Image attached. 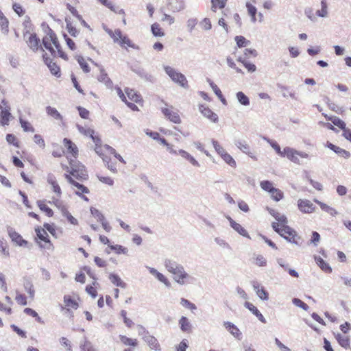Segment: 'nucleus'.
I'll return each instance as SVG.
<instances>
[{
  "label": "nucleus",
  "mask_w": 351,
  "mask_h": 351,
  "mask_svg": "<svg viewBox=\"0 0 351 351\" xmlns=\"http://www.w3.org/2000/svg\"><path fill=\"white\" fill-rule=\"evenodd\" d=\"M164 265L167 271L172 274L173 280L179 285L191 283L195 279L186 271L182 265L174 260L165 259Z\"/></svg>",
  "instance_id": "1"
},
{
  "label": "nucleus",
  "mask_w": 351,
  "mask_h": 351,
  "mask_svg": "<svg viewBox=\"0 0 351 351\" xmlns=\"http://www.w3.org/2000/svg\"><path fill=\"white\" fill-rule=\"evenodd\" d=\"M164 70L174 83L185 89L189 88L188 81L184 74L178 72L170 66H164Z\"/></svg>",
  "instance_id": "2"
},
{
  "label": "nucleus",
  "mask_w": 351,
  "mask_h": 351,
  "mask_svg": "<svg viewBox=\"0 0 351 351\" xmlns=\"http://www.w3.org/2000/svg\"><path fill=\"white\" fill-rule=\"evenodd\" d=\"M69 164L71 169L70 173L73 177L80 180H86L88 178L85 167L82 164L72 158H69Z\"/></svg>",
  "instance_id": "3"
},
{
  "label": "nucleus",
  "mask_w": 351,
  "mask_h": 351,
  "mask_svg": "<svg viewBox=\"0 0 351 351\" xmlns=\"http://www.w3.org/2000/svg\"><path fill=\"white\" fill-rule=\"evenodd\" d=\"M299 156L302 158H307L308 157V154L306 152H300L289 147H285L283 149V154H282V157H287L289 160L297 165L301 164Z\"/></svg>",
  "instance_id": "4"
},
{
  "label": "nucleus",
  "mask_w": 351,
  "mask_h": 351,
  "mask_svg": "<svg viewBox=\"0 0 351 351\" xmlns=\"http://www.w3.org/2000/svg\"><path fill=\"white\" fill-rule=\"evenodd\" d=\"M12 117L10 107L8 102L3 99L0 104V123L3 125H8Z\"/></svg>",
  "instance_id": "5"
},
{
  "label": "nucleus",
  "mask_w": 351,
  "mask_h": 351,
  "mask_svg": "<svg viewBox=\"0 0 351 351\" xmlns=\"http://www.w3.org/2000/svg\"><path fill=\"white\" fill-rule=\"evenodd\" d=\"M7 232L12 241L16 245L29 247L27 241L23 239L22 236L19 233L16 232L13 228L8 226Z\"/></svg>",
  "instance_id": "6"
},
{
  "label": "nucleus",
  "mask_w": 351,
  "mask_h": 351,
  "mask_svg": "<svg viewBox=\"0 0 351 351\" xmlns=\"http://www.w3.org/2000/svg\"><path fill=\"white\" fill-rule=\"evenodd\" d=\"M298 208L303 213H312L315 210V206L308 199H299Z\"/></svg>",
  "instance_id": "7"
},
{
  "label": "nucleus",
  "mask_w": 351,
  "mask_h": 351,
  "mask_svg": "<svg viewBox=\"0 0 351 351\" xmlns=\"http://www.w3.org/2000/svg\"><path fill=\"white\" fill-rule=\"evenodd\" d=\"M26 41L27 46L33 51H37L40 47V39L37 37L35 33L28 34L26 38H24Z\"/></svg>",
  "instance_id": "8"
},
{
  "label": "nucleus",
  "mask_w": 351,
  "mask_h": 351,
  "mask_svg": "<svg viewBox=\"0 0 351 351\" xmlns=\"http://www.w3.org/2000/svg\"><path fill=\"white\" fill-rule=\"evenodd\" d=\"M199 110L203 116L213 123L218 121V116L216 113L213 112L208 107L205 105L201 104L199 106Z\"/></svg>",
  "instance_id": "9"
},
{
  "label": "nucleus",
  "mask_w": 351,
  "mask_h": 351,
  "mask_svg": "<svg viewBox=\"0 0 351 351\" xmlns=\"http://www.w3.org/2000/svg\"><path fill=\"white\" fill-rule=\"evenodd\" d=\"M227 219L230 222V227L235 230L238 234L240 235L246 237L247 239H250V237L247 232V230L239 223L236 222L234 220H233L230 217L227 216Z\"/></svg>",
  "instance_id": "10"
},
{
  "label": "nucleus",
  "mask_w": 351,
  "mask_h": 351,
  "mask_svg": "<svg viewBox=\"0 0 351 351\" xmlns=\"http://www.w3.org/2000/svg\"><path fill=\"white\" fill-rule=\"evenodd\" d=\"M223 326L236 339L240 340L242 338V333L238 327L230 322H224Z\"/></svg>",
  "instance_id": "11"
},
{
  "label": "nucleus",
  "mask_w": 351,
  "mask_h": 351,
  "mask_svg": "<svg viewBox=\"0 0 351 351\" xmlns=\"http://www.w3.org/2000/svg\"><path fill=\"white\" fill-rule=\"evenodd\" d=\"M46 56L47 54L43 55L44 62L47 65L51 73L55 76L60 77V71L59 66L55 62H53L50 58L47 57Z\"/></svg>",
  "instance_id": "12"
},
{
  "label": "nucleus",
  "mask_w": 351,
  "mask_h": 351,
  "mask_svg": "<svg viewBox=\"0 0 351 351\" xmlns=\"http://www.w3.org/2000/svg\"><path fill=\"white\" fill-rule=\"evenodd\" d=\"M162 112L171 122L174 123H180L181 122L180 117L177 112L164 108H162Z\"/></svg>",
  "instance_id": "13"
},
{
  "label": "nucleus",
  "mask_w": 351,
  "mask_h": 351,
  "mask_svg": "<svg viewBox=\"0 0 351 351\" xmlns=\"http://www.w3.org/2000/svg\"><path fill=\"white\" fill-rule=\"evenodd\" d=\"M65 178L70 184H71L72 185H73L74 186L77 188V189L79 190L78 191L75 192L76 195L81 196L82 193H89V190L87 187H86L83 184H81L79 182L75 181L71 176L66 174Z\"/></svg>",
  "instance_id": "14"
},
{
  "label": "nucleus",
  "mask_w": 351,
  "mask_h": 351,
  "mask_svg": "<svg viewBox=\"0 0 351 351\" xmlns=\"http://www.w3.org/2000/svg\"><path fill=\"white\" fill-rule=\"evenodd\" d=\"M234 145L238 149H239L243 153L248 155L252 158H255L253 153L250 152V147L245 140H237L234 141Z\"/></svg>",
  "instance_id": "15"
},
{
  "label": "nucleus",
  "mask_w": 351,
  "mask_h": 351,
  "mask_svg": "<svg viewBox=\"0 0 351 351\" xmlns=\"http://www.w3.org/2000/svg\"><path fill=\"white\" fill-rule=\"evenodd\" d=\"M143 341L147 344L150 349L154 350V351H161V348L158 341L153 335L149 334L147 337H144Z\"/></svg>",
  "instance_id": "16"
},
{
  "label": "nucleus",
  "mask_w": 351,
  "mask_h": 351,
  "mask_svg": "<svg viewBox=\"0 0 351 351\" xmlns=\"http://www.w3.org/2000/svg\"><path fill=\"white\" fill-rule=\"evenodd\" d=\"M146 267L148 269L149 273L152 275L154 276L160 282H162L168 287H170L171 283L169 280L162 273L157 271V269H156L155 268L150 267L148 266H147Z\"/></svg>",
  "instance_id": "17"
},
{
  "label": "nucleus",
  "mask_w": 351,
  "mask_h": 351,
  "mask_svg": "<svg viewBox=\"0 0 351 351\" xmlns=\"http://www.w3.org/2000/svg\"><path fill=\"white\" fill-rule=\"evenodd\" d=\"M178 155H180L182 158L189 161L193 167H199V162L189 152L184 149H178Z\"/></svg>",
  "instance_id": "18"
},
{
  "label": "nucleus",
  "mask_w": 351,
  "mask_h": 351,
  "mask_svg": "<svg viewBox=\"0 0 351 351\" xmlns=\"http://www.w3.org/2000/svg\"><path fill=\"white\" fill-rule=\"evenodd\" d=\"M63 143L64 147L66 148L68 153L71 154L75 159L78 154V149L77 146L71 140L66 138H64Z\"/></svg>",
  "instance_id": "19"
},
{
  "label": "nucleus",
  "mask_w": 351,
  "mask_h": 351,
  "mask_svg": "<svg viewBox=\"0 0 351 351\" xmlns=\"http://www.w3.org/2000/svg\"><path fill=\"white\" fill-rule=\"evenodd\" d=\"M253 288L254 290L256 291V295L258 297L264 301H267L269 299V293L268 292L264 289L263 287H260V285L258 282H253Z\"/></svg>",
  "instance_id": "20"
},
{
  "label": "nucleus",
  "mask_w": 351,
  "mask_h": 351,
  "mask_svg": "<svg viewBox=\"0 0 351 351\" xmlns=\"http://www.w3.org/2000/svg\"><path fill=\"white\" fill-rule=\"evenodd\" d=\"M269 213L275 218L276 221H278L281 225L287 224L288 220L285 215L279 213L278 211L275 210L273 208H267Z\"/></svg>",
  "instance_id": "21"
},
{
  "label": "nucleus",
  "mask_w": 351,
  "mask_h": 351,
  "mask_svg": "<svg viewBox=\"0 0 351 351\" xmlns=\"http://www.w3.org/2000/svg\"><path fill=\"white\" fill-rule=\"evenodd\" d=\"M244 306L248 310H250L262 323H266V319L264 317V316L261 314L258 309L256 306H254L252 303L245 302Z\"/></svg>",
  "instance_id": "22"
},
{
  "label": "nucleus",
  "mask_w": 351,
  "mask_h": 351,
  "mask_svg": "<svg viewBox=\"0 0 351 351\" xmlns=\"http://www.w3.org/2000/svg\"><path fill=\"white\" fill-rule=\"evenodd\" d=\"M285 230H286L285 233L291 236V239H287V241L295 245H300L299 243L300 237L298 235L297 232L290 227L285 228Z\"/></svg>",
  "instance_id": "23"
},
{
  "label": "nucleus",
  "mask_w": 351,
  "mask_h": 351,
  "mask_svg": "<svg viewBox=\"0 0 351 351\" xmlns=\"http://www.w3.org/2000/svg\"><path fill=\"white\" fill-rule=\"evenodd\" d=\"M168 5L173 12H179L184 8L183 0H168Z\"/></svg>",
  "instance_id": "24"
},
{
  "label": "nucleus",
  "mask_w": 351,
  "mask_h": 351,
  "mask_svg": "<svg viewBox=\"0 0 351 351\" xmlns=\"http://www.w3.org/2000/svg\"><path fill=\"white\" fill-rule=\"evenodd\" d=\"M97 80L99 82L104 83L108 88H112L113 83L104 69H101L100 75L98 76Z\"/></svg>",
  "instance_id": "25"
},
{
  "label": "nucleus",
  "mask_w": 351,
  "mask_h": 351,
  "mask_svg": "<svg viewBox=\"0 0 351 351\" xmlns=\"http://www.w3.org/2000/svg\"><path fill=\"white\" fill-rule=\"evenodd\" d=\"M179 326L183 332H190L191 330V324L185 316H182L179 319Z\"/></svg>",
  "instance_id": "26"
},
{
  "label": "nucleus",
  "mask_w": 351,
  "mask_h": 351,
  "mask_svg": "<svg viewBox=\"0 0 351 351\" xmlns=\"http://www.w3.org/2000/svg\"><path fill=\"white\" fill-rule=\"evenodd\" d=\"M315 260L317 265L320 269L326 273L330 274L332 271V267L327 263L323 258L318 256H315Z\"/></svg>",
  "instance_id": "27"
},
{
  "label": "nucleus",
  "mask_w": 351,
  "mask_h": 351,
  "mask_svg": "<svg viewBox=\"0 0 351 351\" xmlns=\"http://www.w3.org/2000/svg\"><path fill=\"white\" fill-rule=\"evenodd\" d=\"M125 93L127 95L128 97L130 100L139 103L141 101L142 98L140 95H138L134 90L127 88L125 89Z\"/></svg>",
  "instance_id": "28"
},
{
  "label": "nucleus",
  "mask_w": 351,
  "mask_h": 351,
  "mask_svg": "<svg viewBox=\"0 0 351 351\" xmlns=\"http://www.w3.org/2000/svg\"><path fill=\"white\" fill-rule=\"evenodd\" d=\"M132 71L136 73L139 77L144 79L146 81L152 82L153 76L148 73H147L143 69L138 67V68H132Z\"/></svg>",
  "instance_id": "29"
},
{
  "label": "nucleus",
  "mask_w": 351,
  "mask_h": 351,
  "mask_svg": "<svg viewBox=\"0 0 351 351\" xmlns=\"http://www.w3.org/2000/svg\"><path fill=\"white\" fill-rule=\"evenodd\" d=\"M208 82L209 83V85L210 86L211 88L215 93V95L218 97V98L220 99V101L223 104H226V100L223 96L221 90L218 88V86L210 79H208Z\"/></svg>",
  "instance_id": "30"
},
{
  "label": "nucleus",
  "mask_w": 351,
  "mask_h": 351,
  "mask_svg": "<svg viewBox=\"0 0 351 351\" xmlns=\"http://www.w3.org/2000/svg\"><path fill=\"white\" fill-rule=\"evenodd\" d=\"M23 25L24 27L23 37L24 38H26L27 36H28V34H31L32 31L33 30V25L32 24L29 16H25V19L23 23Z\"/></svg>",
  "instance_id": "31"
},
{
  "label": "nucleus",
  "mask_w": 351,
  "mask_h": 351,
  "mask_svg": "<svg viewBox=\"0 0 351 351\" xmlns=\"http://www.w3.org/2000/svg\"><path fill=\"white\" fill-rule=\"evenodd\" d=\"M109 279L111 282L117 287L121 288L126 287V283L124 282L117 274H110L109 275Z\"/></svg>",
  "instance_id": "32"
},
{
  "label": "nucleus",
  "mask_w": 351,
  "mask_h": 351,
  "mask_svg": "<svg viewBox=\"0 0 351 351\" xmlns=\"http://www.w3.org/2000/svg\"><path fill=\"white\" fill-rule=\"evenodd\" d=\"M64 303L65 304L64 307L71 308L75 310H76L79 306L78 303L69 295H65L64 296Z\"/></svg>",
  "instance_id": "33"
},
{
  "label": "nucleus",
  "mask_w": 351,
  "mask_h": 351,
  "mask_svg": "<svg viewBox=\"0 0 351 351\" xmlns=\"http://www.w3.org/2000/svg\"><path fill=\"white\" fill-rule=\"evenodd\" d=\"M315 202L318 205H319L321 209L322 210L325 211L326 213L330 214L332 216H335L336 215H337V211L335 208L329 206L328 205H327L317 199H315Z\"/></svg>",
  "instance_id": "34"
},
{
  "label": "nucleus",
  "mask_w": 351,
  "mask_h": 351,
  "mask_svg": "<svg viewBox=\"0 0 351 351\" xmlns=\"http://www.w3.org/2000/svg\"><path fill=\"white\" fill-rule=\"evenodd\" d=\"M93 143L95 145V152L103 158H108L107 156H105L103 154V150L105 149L104 146L101 145V140L100 138H93Z\"/></svg>",
  "instance_id": "35"
},
{
  "label": "nucleus",
  "mask_w": 351,
  "mask_h": 351,
  "mask_svg": "<svg viewBox=\"0 0 351 351\" xmlns=\"http://www.w3.org/2000/svg\"><path fill=\"white\" fill-rule=\"evenodd\" d=\"M239 103L244 106H248L250 104L249 97L243 92L239 91L236 94Z\"/></svg>",
  "instance_id": "36"
},
{
  "label": "nucleus",
  "mask_w": 351,
  "mask_h": 351,
  "mask_svg": "<svg viewBox=\"0 0 351 351\" xmlns=\"http://www.w3.org/2000/svg\"><path fill=\"white\" fill-rule=\"evenodd\" d=\"M9 22L7 18L4 16L3 12L0 10V26L1 31L3 34H7L8 33Z\"/></svg>",
  "instance_id": "37"
},
{
  "label": "nucleus",
  "mask_w": 351,
  "mask_h": 351,
  "mask_svg": "<svg viewBox=\"0 0 351 351\" xmlns=\"http://www.w3.org/2000/svg\"><path fill=\"white\" fill-rule=\"evenodd\" d=\"M77 128L78 129V131L81 134H82L85 136H90L93 141V138H99L98 136L95 135V131L90 128H85L79 125H77Z\"/></svg>",
  "instance_id": "38"
},
{
  "label": "nucleus",
  "mask_w": 351,
  "mask_h": 351,
  "mask_svg": "<svg viewBox=\"0 0 351 351\" xmlns=\"http://www.w3.org/2000/svg\"><path fill=\"white\" fill-rule=\"evenodd\" d=\"M46 112L49 116L53 117L56 120L62 119V115L55 108L47 106L46 108Z\"/></svg>",
  "instance_id": "39"
},
{
  "label": "nucleus",
  "mask_w": 351,
  "mask_h": 351,
  "mask_svg": "<svg viewBox=\"0 0 351 351\" xmlns=\"http://www.w3.org/2000/svg\"><path fill=\"white\" fill-rule=\"evenodd\" d=\"M47 182L51 185L53 192L60 195L61 194V189L56 181L55 178L53 176L49 175L47 178Z\"/></svg>",
  "instance_id": "40"
},
{
  "label": "nucleus",
  "mask_w": 351,
  "mask_h": 351,
  "mask_svg": "<svg viewBox=\"0 0 351 351\" xmlns=\"http://www.w3.org/2000/svg\"><path fill=\"white\" fill-rule=\"evenodd\" d=\"M263 140L265 141L267 143H269L271 147L276 151V152L282 157V154H283V151H281V148L280 145L277 143V142L271 140L270 138L264 136Z\"/></svg>",
  "instance_id": "41"
},
{
  "label": "nucleus",
  "mask_w": 351,
  "mask_h": 351,
  "mask_svg": "<svg viewBox=\"0 0 351 351\" xmlns=\"http://www.w3.org/2000/svg\"><path fill=\"white\" fill-rule=\"evenodd\" d=\"M119 339L121 341L125 346L135 347L138 344L137 340L136 339L129 338L125 335H120Z\"/></svg>",
  "instance_id": "42"
},
{
  "label": "nucleus",
  "mask_w": 351,
  "mask_h": 351,
  "mask_svg": "<svg viewBox=\"0 0 351 351\" xmlns=\"http://www.w3.org/2000/svg\"><path fill=\"white\" fill-rule=\"evenodd\" d=\"M119 44L122 47H125V45L129 47H131L132 49H138V47L134 44L130 40V38L125 36V35H123L122 36V38H121L120 41L119 42Z\"/></svg>",
  "instance_id": "43"
},
{
  "label": "nucleus",
  "mask_w": 351,
  "mask_h": 351,
  "mask_svg": "<svg viewBox=\"0 0 351 351\" xmlns=\"http://www.w3.org/2000/svg\"><path fill=\"white\" fill-rule=\"evenodd\" d=\"M336 339L341 347L344 348H348L350 347V339L348 337H344L341 334H337Z\"/></svg>",
  "instance_id": "44"
},
{
  "label": "nucleus",
  "mask_w": 351,
  "mask_h": 351,
  "mask_svg": "<svg viewBox=\"0 0 351 351\" xmlns=\"http://www.w3.org/2000/svg\"><path fill=\"white\" fill-rule=\"evenodd\" d=\"M37 205L39 207V208L42 211L45 212L48 217L53 216V210L45 204L44 201H43V200L37 201Z\"/></svg>",
  "instance_id": "45"
},
{
  "label": "nucleus",
  "mask_w": 351,
  "mask_h": 351,
  "mask_svg": "<svg viewBox=\"0 0 351 351\" xmlns=\"http://www.w3.org/2000/svg\"><path fill=\"white\" fill-rule=\"evenodd\" d=\"M19 123L24 132H34L35 131L34 128L32 125V124L21 117L19 118Z\"/></svg>",
  "instance_id": "46"
},
{
  "label": "nucleus",
  "mask_w": 351,
  "mask_h": 351,
  "mask_svg": "<svg viewBox=\"0 0 351 351\" xmlns=\"http://www.w3.org/2000/svg\"><path fill=\"white\" fill-rule=\"evenodd\" d=\"M227 0H211V10L216 12L217 9H223L226 4Z\"/></svg>",
  "instance_id": "47"
},
{
  "label": "nucleus",
  "mask_w": 351,
  "mask_h": 351,
  "mask_svg": "<svg viewBox=\"0 0 351 351\" xmlns=\"http://www.w3.org/2000/svg\"><path fill=\"white\" fill-rule=\"evenodd\" d=\"M151 31L154 36H163L165 35L163 31L162 30L160 25L157 23H155L151 26Z\"/></svg>",
  "instance_id": "48"
},
{
  "label": "nucleus",
  "mask_w": 351,
  "mask_h": 351,
  "mask_svg": "<svg viewBox=\"0 0 351 351\" xmlns=\"http://www.w3.org/2000/svg\"><path fill=\"white\" fill-rule=\"evenodd\" d=\"M36 235L39 239L46 243H50L48 234L45 229H36Z\"/></svg>",
  "instance_id": "49"
},
{
  "label": "nucleus",
  "mask_w": 351,
  "mask_h": 351,
  "mask_svg": "<svg viewBox=\"0 0 351 351\" xmlns=\"http://www.w3.org/2000/svg\"><path fill=\"white\" fill-rule=\"evenodd\" d=\"M51 43V41L50 40V37L48 34L47 36H45L43 38V44L44 47L47 49H48L53 56H55L56 51L52 47Z\"/></svg>",
  "instance_id": "50"
},
{
  "label": "nucleus",
  "mask_w": 351,
  "mask_h": 351,
  "mask_svg": "<svg viewBox=\"0 0 351 351\" xmlns=\"http://www.w3.org/2000/svg\"><path fill=\"white\" fill-rule=\"evenodd\" d=\"M271 226L274 231L278 233L280 235H282L283 232H286V230L284 229H285V228L289 227L287 224L281 225V223H280L279 222H273Z\"/></svg>",
  "instance_id": "51"
},
{
  "label": "nucleus",
  "mask_w": 351,
  "mask_h": 351,
  "mask_svg": "<svg viewBox=\"0 0 351 351\" xmlns=\"http://www.w3.org/2000/svg\"><path fill=\"white\" fill-rule=\"evenodd\" d=\"M260 186L263 190L267 191L269 193H272L273 190L276 189L273 186L272 182L269 180H264L261 182Z\"/></svg>",
  "instance_id": "52"
},
{
  "label": "nucleus",
  "mask_w": 351,
  "mask_h": 351,
  "mask_svg": "<svg viewBox=\"0 0 351 351\" xmlns=\"http://www.w3.org/2000/svg\"><path fill=\"white\" fill-rule=\"evenodd\" d=\"M65 21L66 23V29L68 32L73 37H76L78 35V30L72 25L70 20H69L67 18L65 19Z\"/></svg>",
  "instance_id": "53"
},
{
  "label": "nucleus",
  "mask_w": 351,
  "mask_h": 351,
  "mask_svg": "<svg viewBox=\"0 0 351 351\" xmlns=\"http://www.w3.org/2000/svg\"><path fill=\"white\" fill-rule=\"evenodd\" d=\"M246 7L247 9L248 14L251 16V20L253 23L256 22V14L257 12V10L255 6L252 5L250 3H246Z\"/></svg>",
  "instance_id": "54"
},
{
  "label": "nucleus",
  "mask_w": 351,
  "mask_h": 351,
  "mask_svg": "<svg viewBox=\"0 0 351 351\" xmlns=\"http://www.w3.org/2000/svg\"><path fill=\"white\" fill-rule=\"evenodd\" d=\"M234 40H235L237 45L239 47H246L250 44V41L247 40L243 36H237L235 37Z\"/></svg>",
  "instance_id": "55"
},
{
  "label": "nucleus",
  "mask_w": 351,
  "mask_h": 351,
  "mask_svg": "<svg viewBox=\"0 0 351 351\" xmlns=\"http://www.w3.org/2000/svg\"><path fill=\"white\" fill-rule=\"evenodd\" d=\"M221 157L224 160V162H226L228 165H229L230 167H236V165H237L236 161L228 153L226 152Z\"/></svg>",
  "instance_id": "56"
},
{
  "label": "nucleus",
  "mask_w": 351,
  "mask_h": 351,
  "mask_svg": "<svg viewBox=\"0 0 351 351\" xmlns=\"http://www.w3.org/2000/svg\"><path fill=\"white\" fill-rule=\"evenodd\" d=\"M91 215L97 219V220L99 222L104 221L105 219L104 215L97 208L91 207L90 209Z\"/></svg>",
  "instance_id": "57"
},
{
  "label": "nucleus",
  "mask_w": 351,
  "mask_h": 351,
  "mask_svg": "<svg viewBox=\"0 0 351 351\" xmlns=\"http://www.w3.org/2000/svg\"><path fill=\"white\" fill-rule=\"evenodd\" d=\"M254 263L258 267H265L267 265V260L263 255L258 254L254 257Z\"/></svg>",
  "instance_id": "58"
},
{
  "label": "nucleus",
  "mask_w": 351,
  "mask_h": 351,
  "mask_svg": "<svg viewBox=\"0 0 351 351\" xmlns=\"http://www.w3.org/2000/svg\"><path fill=\"white\" fill-rule=\"evenodd\" d=\"M198 21L196 18H190L186 21V27L189 33H191L197 25Z\"/></svg>",
  "instance_id": "59"
},
{
  "label": "nucleus",
  "mask_w": 351,
  "mask_h": 351,
  "mask_svg": "<svg viewBox=\"0 0 351 351\" xmlns=\"http://www.w3.org/2000/svg\"><path fill=\"white\" fill-rule=\"evenodd\" d=\"M271 195V197L275 200L276 202H278L283 198V193L278 189H275L273 190L272 193H269Z\"/></svg>",
  "instance_id": "60"
},
{
  "label": "nucleus",
  "mask_w": 351,
  "mask_h": 351,
  "mask_svg": "<svg viewBox=\"0 0 351 351\" xmlns=\"http://www.w3.org/2000/svg\"><path fill=\"white\" fill-rule=\"evenodd\" d=\"M48 35L50 37V40L54 45V47L57 49V50L61 49L60 45L58 40L56 34L50 29L48 33Z\"/></svg>",
  "instance_id": "61"
},
{
  "label": "nucleus",
  "mask_w": 351,
  "mask_h": 351,
  "mask_svg": "<svg viewBox=\"0 0 351 351\" xmlns=\"http://www.w3.org/2000/svg\"><path fill=\"white\" fill-rule=\"evenodd\" d=\"M77 60L80 65L81 68L85 73L90 72V68L88 64L85 62L84 58L81 56H77Z\"/></svg>",
  "instance_id": "62"
},
{
  "label": "nucleus",
  "mask_w": 351,
  "mask_h": 351,
  "mask_svg": "<svg viewBox=\"0 0 351 351\" xmlns=\"http://www.w3.org/2000/svg\"><path fill=\"white\" fill-rule=\"evenodd\" d=\"M211 143L213 145L215 150L220 156H221L223 154H225L226 152V151L224 149V148L219 145L218 141L213 139L211 141Z\"/></svg>",
  "instance_id": "63"
},
{
  "label": "nucleus",
  "mask_w": 351,
  "mask_h": 351,
  "mask_svg": "<svg viewBox=\"0 0 351 351\" xmlns=\"http://www.w3.org/2000/svg\"><path fill=\"white\" fill-rule=\"evenodd\" d=\"M109 247L118 254H125L128 252V249L120 245H109Z\"/></svg>",
  "instance_id": "64"
}]
</instances>
